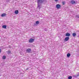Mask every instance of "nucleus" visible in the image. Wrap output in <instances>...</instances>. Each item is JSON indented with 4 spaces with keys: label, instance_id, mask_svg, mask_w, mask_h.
Segmentation results:
<instances>
[{
    "label": "nucleus",
    "instance_id": "f257e3e1",
    "mask_svg": "<svg viewBox=\"0 0 79 79\" xmlns=\"http://www.w3.org/2000/svg\"><path fill=\"white\" fill-rule=\"evenodd\" d=\"M47 1V0H37V2L38 3V7H40V4L43 3Z\"/></svg>",
    "mask_w": 79,
    "mask_h": 79
},
{
    "label": "nucleus",
    "instance_id": "f03ea898",
    "mask_svg": "<svg viewBox=\"0 0 79 79\" xmlns=\"http://www.w3.org/2000/svg\"><path fill=\"white\" fill-rule=\"evenodd\" d=\"M26 51L27 53H31L32 50H31V49L28 48L27 50Z\"/></svg>",
    "mask_w": 79,
    "mask_h": 79
},
{
    "label": "nucleus",
    "instance_id": "7ed1b4c3",
    "mask_svg": "<svg viewBox=\"0 0 79 79\" xmlns=\"http://www.w3.org/2000/svg\"><path fill=\"white\" fill-rule=\"evenodd\" d=\"M56 7L58 9H59L61 8V5L60 4H57Z\"/></svg>",
    "mask_w": 79,
    "mask_h": 79
},
{
    "label": "nucleus",
    "instance_id": "20e7f679",
    "mask_svg": "<svg viewBox=\"0 0 79 79\" xmlns=\"http://www.w3.org/2000/svg\"><path fill=\"white\" fill-rule=\"evenodd\" d=\"M71 3L72 4H76V3H77V2H75L74 0H72L71 1Z\"/></svg>",
    "mask_w": 79,
    "mask_h": 79
},
{
    "label": "nucleus",
    "instance_id": "39448f33",
    "mask_svg": "<svg viewBox=\"0 0 79 79\" xmlns=\"http://www.w3.org/2000/svg\"><path fill=\"white\" fill-rule=\"evenodd\" d=\"M34 41V39H31L29 40V42L30 43H32V42H33Z\"/></svg>",
    "mask_w": 79,
    "mask_h": 79
},
{
    "label": "nucleus",
    "instance_id": "423d86ee",
    "mask_svg": "<svg viewBox=\"0 0 79 79\" xmlns=\"http://www.w3.org/2000/svg\"><path fill=\"white\" fill-rule=\"evenodd\" d=\"M69 39V37H66L64 39V40L65 41H68Z\"/></svg>",
    "mask_w": 79,
    "mask_h": 79
},
{
    "label": "nucleus",
    "instance_id": "0eeeda50",
    "mask_svg": "<svg viewBox=\"0 0 79 79\" xmlns=\"http://www.w3.org/2000/svg\"><path fill=\"white\" fill-rule=\"evenodd\" d=\"M6 14L4 13L3 14H2V15H1V16L2 17H4L5 16H6Z\"/></svg>",
    "mask_w": 79,
    "mask_h": 79
},
{
    "label": "nucleus",
    "instance_id": "6e6552de",
    "mask_svg": "<svg viewBox=\"0 0 79 79\" xmlns=\"http://www.w3.org/2000/svg\"><path fill=\"white\" fill-rule=\"evenodd\" d=\"M70 35H71L69 33H66L65 35L66 37H69V36H70Z\"/></svg>",
    "mask_w": 79,
    "mask_h": 79
},
{
    "label": "nucleus",
    "instance_id": "1a4fd4ad",
    "mask_svg": "<svg viewBox=\"0 0 79 79\" xmlns=\"http://www.w3.org/2000/svg\"><path fill=\"white\" fill-rule=\"evenodd\" d=\"M15 13L16 15H17V14H18V13H19V11H18V10H17L15 11Z\"/></svg>",
    "mask_w": 79,
    "mask_h": 79
},
{
    "label": "nucleus",
    "instance_id": "9d476101",
    "mask_svg": "<svg viewBox=\"0 0 79 79\" xmlns=\"http://www.w3.org/2000/svg\"><path fill=\"white\" fill-rule=\"evenodd\" d=\"M70 56H71V54L69 53H68L67 55V57H69Z\"/></svg>",
    "mask_w": 79,
    "mask_h": 79
},
{
    "label": "nucleus",
    "instance_id": "9b49d317",
    "mask_svg": "<svg viewBox=\"0 0 79 79\" xmlns=\"http://www.w3.org/2000/svg\"><path fill=\"white\" fill-rule=\"evenodd\" d=\"M73 37H75V36H76V34L75 33H73Z\"/></svg>",
    "mask_w": 79,
    "mask_h": 79
},
{
    "label": "nucleus",
    "instance_id": "f8f14e48",
    "mask_svg": "<svg viewBox=\"0 0 79 79\" xmlns=\"http://www.w3.org/2000/svg\"><path fill=\"white\" fill-rule=\"evenodd\" d=\"M2 27L3 28H4V29H6V25H3L2 26Z\"/></svg>",
    "mask_w": 79,
    "mask_h": 79
},
{
    "label": "nucleus",
    "instance_id": "ddd939ff",
    "mask_svg": "<svg viewBox=\"0 0 79 79\" xmlns=\"http://www.w3.org/2000/svg\"><path fill=\"white\" fill-rule=\"evenodd\" d=\"M2 59H3V60H5V59H6V56H2Z\"/></svg>",
    "mask_w": 79,
    "mask_h": 79
},
{
    "label": "nucleus",
    "instance_id": "4468645a",
    "mask_svg": "<svg viewBox=\"0 0 79 79\" xmlns=\"http://www.w3.org/2000/svg\"><path fill=\"white\" fill-rule=\"evenodd\" d=\"M39 24V21H36V24Z\"/></svg>",
    "mask_w": 79,
    "mask_h": 79
},
{
    "label": "nucleus",
    "instance_id": "2eb2a0df",
    "mask_svg": "<svg viewBox=\"0 0 79 79\" xmlns=\"http://www.w3.org/2000/svg\"><path fill=\"white\" fill-rule=\"evenodd\" d=\"M68 79H72V76H70L69 77H68Z\"/></svg>",
    "mask_w": 79,
    "mask_h": 79
},
{
    "label": "nucleus",
    "instance_id": "dca6fc26",
    "mask_svg": "<svg viewBox=\"0 0 79 79\" xmlns=\"http://www.w3.org/2000/svg\"><path fill=\"white\" fill-rule=\"evenodd\" d=\"M65 3H66V2H62V5H64V4H65Z\"/></svg>",
    "mask_w": 79,
    "mask_h": 79
},
{
    "label": "nucleus",
    "instance_id": "f3484780",
    "mask_svg": "<svg viewBox=\"0 0 79 79\" xmlns=\"http://www.w3.org/2000/svg\"><path fill=\"white\" fill-rule=\"evenodd\" d=\"M7 52H8V53H11L10 51H8Z\"/></svg>",
    "mask_w": 79,
    "mask_h": 79
},
{
    "label": "nucleus",
    "instance_id": "a211bd4d",
    "mask_svg": "<svg viewBox=\"0 0 79 79\" xmlns=\"http://www.w3.org/2000/svg\"><path fill=\"white\" fill-rule=\"evenodd\" d=\"M10 2V0H6V2Z\"/></svg>",
    "mask_w": 79,
    "mask_h": 79
},
{
    "label": "nucleus",
    "instance_id": "6ab92c4d",
    "mask_svg": "<svg viewBox=\"0 0 79 79\" xmlns=\"http://www.w3.org/2000/svg\"><path fill=\"white\" fill-rule=\"evenodd\" d=\"M56 2H57L58 1V0H54Z\"/></svg>",
    "mask_w": 79,
    "mask_h": 79
},
{
    "label": "nucleus",
    "instance_id": "aec40b11",
    "mask_svg": "<svg viewBox=\"0 0 79 79\" xmlns=\"http://www.w3.org/2000/svg\"><path fill=\"white\" fill-rule=\"evenodd\" d=\"M28 69H29V68H27L26 69V70H28Z\"/></svg>",
    "mask_w": 79,
    "mask_h": 79
},
{
    "label": "nucleus",
    "instance_id": "412c9836",
    "mask_svg": "<svg viewBox=\"0 0 79 79\" xmlns=\"http://www.w3.org/2000/svg\"><path fill=\"white\" fill-rule=\"evenodd\" d=\"M1 49H0V53H1Z\"/></svg>",
    "mask_w": 79,
    "mask_h": 79
},
{
    "label": "nucleus",
    "instance_id": "4be33fe9",
    "mask_svg": "<svg viewBox=\"0 0 79 79\" xmlns=\"http://www.w3.org/2000/svg\"><path fill=\"white\" fill-rule=\"evenodd\" d=\"M45 31H46L47 30H45Z\"/></svg>",
    "mask_w": 79,
    "mask_h": 79
}]
</instances>
